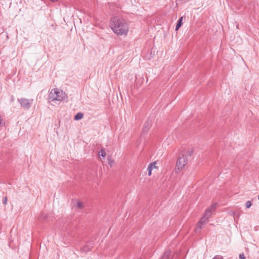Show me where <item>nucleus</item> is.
Here are the masks:
<instances>
[{
  "mask_svg": "<svg viewBox=\"0 0 259 259\" xmlns=\"http://www.w3.org/2000/svg\"><path fill=\"white\" fill-rule=\"evenodd\" d=\"M188 160V159L187 158V156L183 155L182 156L179 157L178 158L177 162L176 167L178 169H182L187 163Z\"/></svg>",
  "mask_w": 259,
  "mask_h": 259,
  "instance_id": "obj_5",
  "label": "nucleus"
},
{
  "mask_svg": "<svg viewBox=\"0 0 259 259\" xmlns=\"http://www.w3.org/2000/svg\"><path fill=\"white\" fill-rule=\"evenodd\" d=\"M33 101V99H28L25 98H21L18 99V102L20 103L22 107L25 110H28Z\"/></svg>",
  "mask_w": 259,
  "mask_h": 259,
  "instance_id": "obj_4",
  "label": "nucleus"
},
{
  "mask_svg": "<svg viewBox=\"0 0 259 259\" xmlns=\"http://www.w3.org/2000/svg\"><path fill=\"white\" fill-rule=\"evenodd\" d=\"M83 115V114L81 112L77 113L74 116V120H78L82 118Z\"/></svg>",
  "mask_w": 259,
  "mask_h": 259,
  "instance_id": "obj_9",
  "label": "nucleus"
},
{
  "mask_svg": "<svg viewBox=\"0 0 259 259\" xmlns=\"http://www.w3.org/2000/svg\"><path fill=\"white\" fill-rule=\"evenodd\" d=\"M76 206L79 209H81L84 207V204L82 202L77 201L76 202Z\"/></svg>",
  "mask_w": 259,
  "mask_h": 259,
  "instance_id": "obj_11",
  "label": "nucleus"
},
{
  "mask_svg": "<svg viewBox=\"0 0 259 259\" xmlns=\"http://www.w3.org/2000/svg\"><path fill=\"white\" fill-rule=\"evenodd\" d=\"M113 161L112 160H109V163L111 165L112 164V163L113 162Z\"/></svg>",
  "mask_w": 259,
  "mask_h": 259,
  "instance_id": "obj_19",
  "label": "nucleus"
},
{
  "mask_svg": "<svg viewBox=\"0 0 259 259\" xmlns=\"http://www.w3.org/2000/svg\"><path fill=\"white\" fill-rule=\"evenodd\" d=\"M183 19V17H181L180 19L178 20L177 24L176 26V30L177 31L181 27L182 25V20Z\"/></svg>",
  "mask_w": 259,
  "mask_h": 259,
  "instance_id": "obj_7",
  "label": "nucleus"
},
{
  "mask_svg": "<svg viewBox=\"0 0 259 259\" xmlns=\"http://www.w3.org/2000/svg\"><path fill=\"white\" fill-rule=\"evenodd\" d=\"M239 258L240 259H245V256L243 253H242L239 254Z\"/></svg>",
  "mask_w": 259,
  "mask_h": 259,
  "instance_id": "obj_16",
  "label": "nucleus"
},
{
  "mask_svg": "<svg viewBox=\"0 0 259 259\" xmlns=\"http://www.w3.org/2000/svg\"><path fill=\"white\" fill-rule=\"evenodd\" d=\"M7 200H8V199H7V197L6 196V197L4 198V199H3V203H4V204H7Z\"/></svg>",
  "mask_w": 259,
  "mask_h": 259,
  "instance_id": "obj_17",
  "label": "nucleus"
},
{
  "mask_svg": "<svg viewBox=\"0 0 259 259\" xmlns=\"http://www.w3.org/2000/svg\"><path fill=\"white\" fill-rule=\"evenodd\" d=\"M66 95L64 92L62 91H59L57 89L51 90L49 94V100L51 101H62L65 99Z\"/></svg>",
  "mask_w": 259,
  "mask_h": 259,
  "instance_id": "obj_3",
  "label": "nucleus"
},
{
  "mask_svg": "<svg viewBox=\"0 0 259 259\" xmlns=\"http://www.w3.org/2000/svg\"><path fill=\"white\" fill-rule=\"evenodd\" d=\"M170 251L169 250H166L161 259H169V256L170 255Z\"/></svg>",
  "mask_w": 259,
  "mask_h": 259,
  "instance_id": "obj_10",
  "label": "nucleus"
},
{
  "mask_svg": "<svg viewBox=\"0 0 259 259\" xmlns=\"http://www.w3.org/2000/svg\"><path fill=\"white\" fill-rule=\"evenodd\" d=\"M110 27L118 35H126L128 32V25L123 19L113 17L110 20Z\"/></svg>",
  "mask_w": 259,
  "mask_h": 259,
  "instance_id": "obj_1",
  "label": "nucleus"
},
{
  "mask_svg": "<svg viewBox=\"0 0 259 259\" xmlns=\"http://www.w3.org/2000/svg\"><path fill=\"white\" fill-rule=\"evenodd\" d=\"M46 218H47V215L44 214H41V215L39 217V219L41 221H44L46 220Z\"/></svg>",
  "mask_w": 259,
  "mask_h": 259,
  "instance_id": "obj_15",
  "label": "nucleus"
},
{
  "mask_svg": "<svg viewBox=\"0 0 259 259\" xmlns=\"http://www.w3.org/2000/svg\"><path fill=\"white\" fill-rule=\"evenodd\" d=\"M251 202L250 201H247L246 202L245 206L246 208H248L251 206Z\"/></svg>",
  "mask_w": 259,
  "mask_h": 259,
  "instance_id": "obj_14",
  "label": "nucleus"
},
{
  "mask_svg": "<svg viewBox=\"0 0 259 259\" xmlns=\"http://www.w3.org/2000/svg\"><path fill=\"white\" fill-rule=\"evenodd\" d=\"M155 162V166H153V169L157 168V167L156 166V162Z\"/></svg>",
  "mask_w": 259,
  "mask_h": 259,
  "instance_id": "obj_18",
  "label": "nucleus"
},
{
  "mask_svg": "<svg viewBox=\"0 0 259 259\" xmlns=\"http://www.w3.org/2000/svg\"><path fill=\"white\" fill-rule=\"evenodd\" d=\"M99 155H101V156H102L103 158H104V157L106 156V153L105 151L103 149H101V150L99 152Z\"/></svg>",
  "mask_w": 259,
  "mask_h": 259,
  "instance_id": "obj_12",
  "label": "nucleus"
},
{
  "mask_svg": "<svg viewBox=\"0 0 259 259\" xmlns=\"http://www.w3.org/2000/svg\"><path fill=\"white\" fill-rule=\"evenodd\" d=\"M153 166H155V162L150 163L147 167V170L148 171L149 176H150L151 175V171L153 169Z\"/></svg>",
  "mask_w": 259,
  "mask_h": 259,
  "instance_id": "obj_8",
  "label": "nucleus"
},
{
  "mask_svg": "<svg viewBox=\"0 0 259 259\" xmlns=\"http://www.w3.org/2000/svg\"><path fill=\"white\" fill-rule=\"evenodd\" d=\"M193 150L192 149H189L188 152H187V154H186L185 155H187V158L188 157V156H191V155L193 153Z\"/></svg>",
  "mask_w": 259,
  "mask_h": 259,
  "instance_id": "obj_13",
  "label": "nucleus"
},
{
  "mask_svg": "<svg viewBox=\"0 0 259 259\" xmlns=\"http://www.w3.org/2000/svg\"><path fill=\"white\" fill-rule=\"evenodd\" d=\"M217 206V203L212 204L210 207L205 210L204 215L201 218L198 222L197 227L195 229V232L198 233L202 228V226L206 224L208 222V219L211 217L213 213L214 212Z\"/></svg>",
  "mask_w": 259,
  "mask_h": 259,
  "instance_id": "obj_2",
  "label": "nucleus"
},
{
  "mask_svg": "<svg viewBox=\"0 0 259 259\" xmlns=\"http://www.w3.org/2000/svg\"><path fill=\"white\" fill-rule=\"evenodd\" d=\"M151 126V121H147L145 122L143 130H142V133H146L150 127Z\"/></svg>",
  "mask_w": 259,
  "mask_h": 259,
  "instance_id": "obj_6",
  "label": "nucleus"
}]
</instances>
